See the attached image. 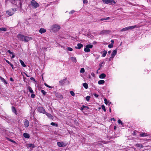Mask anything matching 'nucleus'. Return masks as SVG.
<instances>
[{
    "label": "nucleus",
    "mask_w": 151,
    "mask_h": 151,
    "mask_svg": "<svg viewBox=\"0 0 151 151\" xmlns=\"http://www.w3.org/2000/svg\"><path fill=\"white\" fill-rule=\"evenodd\" d=\"M17 37L20 40L24 41L25 42H28L30 40H32V38L31 37L24 36L23 35L19 34L17 36Z\"/></svg>",
    "instance_id": "nucleus-1"
},
{
    "label": "nucleus",
    "mask_w": 151,
    "mask_h": 151,
    "mask_svg": "<svg viewBox=\"0 0 151 151\" xmlns=\"http://www.w3.org/2000/svg\"><path fill=\"white\" fill-rule=\"evenodd\" d=\"M60 26L58 24L53 25L51 27L52 30L54 32L58 31L60 29Z\"/></svg>",
    "instance_id": "nucleus-2"
},
{
    "label": "nucleus",
    "mask_w": 151,
    "mask_h": 151,
    "mask_svg": "<svg viewBox=\"0 0 151 151\" xmlns=\"http://www.w3.org/2000/svg\"><path fill=\"white\" fill-rule=\"evenodd\" d=\"M30 3L32 6L35 9L39 6V4L35 0H32Z\"/></svg>",
    "instance_id": "nucleus-3"
},
{
    "label": "nucleus",
    "mask_w": 151,
    "mask_h": 151,
    "mask_svg": "<svg viewBox=\"0 0 151 151\" xmlns=\"http://www.w3.org/2000/svg\"><path fill=\"white\" fill-rule=\"evenodd\" d=\"M136 27H137L136 25H134V26H130L128 27H125L123 29H122L121 30V32L127 31L128 30H129L130 29H133L136 28Z\"/></svg>",
    "instance_id": "nucleus-4"
},
{
    "label": "nucleus",
    "mask_w": 151,
    "mask_h": 151,
    "mask_svg": "<svg viewBox=\"0 0 151 151\" xmlns=\"http://www.w3.org/2000/svg\"><path fill=\"white\" fill-rule=\"evenodd\" d=\"M93 47V45H87L84 48V50L86 52H89L90 51V48H91Z\"/></svg>",
    "instance_id": "nucleus-5"
},
{
    "label": "nucleus",
    "mask_w": 151,
    "mask_h": 151,
    "mask_svg": "<svg viewBox=\"0 0 151 151\" xmlns=\"http://www.w3.org/2000/svg\"><path fill=\"white\" fill-rule=\"evenodd\" d=\"M104 3L108 4L111 3L112 4H115L116 3L114 0H102Z\"/></svg>",
    "instance_id": "nucleus-6"
},
{
    "label": "nucleus",
    "mask_w": 151,
    "mask_h": 151,
    "mask_svg": "<svg viewBox=\"0 0 151 151\" xmlns=\"http://www.w3.org/2000/svg\"><path fill=\"white\" fill-rule=\"evenodd\" d=\"M37 110L40 112L43 113L44 114L46 112L45 111V109L42 107H39L37 109Z\"/></svg>",
    "instance_id": "nucleus-7"
},
{
    "label": "nucleus",
    "mask_w": 151,
    "mask_h": 151,
    "mask_svg": "<svg viewBox=\"0 0 151 151\" xmlns=\"http://www.w3.org/2000/svg\"><path fill=\"white\" fill-rule=\"evenodd\" d=\"M67 80V78H65L64 79L61 80L59 81V84L60 86H63L65 83L66 80Z\"/></svg>",
    "instance_id": "nucleus-8"
},
{
    "label": "nucleus",
    "mask_w": 151,
    "mask_h": 151,
    "mask_svg": "<svg viewBox=\"0 0 151 151\" xmlns=\"http://www.w3.org/2000/svg\"><path fill=\"white\" fill-rule=\"evenodd\" d=\"M110 31L109 30H104L101 31L100 32V34H108L110 33Z\"/></svg>",
    "instance_id": "nucleus-9"
},
{
    "label": "nucleus",
    "mask_w": 151,
    "mask_h": 151,
    "mask_svg": "<svg viewBox=\"0 0 151 151\" xmlns=\"http://www.w3.org/2000/svg\"><path fill=\"white\" fill-rule=\"evenodd\" d=\"M24 121H25L24 122V125L25 126V127H27L29 126V122L27 119H25Z\"/></svg>",
    "instance_id": "nucleus-10"
},
{
    "label": "nucleus",
    "mask_w": 151,
    "mask_h": 151,
    "mask_svg": "<svg viewBox=\"0 0 151 151\" xmlns=\"http://www.w3.org/2000/svg\"><path fill=\"white\" fill-rule=\"evenodd\" d=\"M117 53V50L115 49L112 52V54L111 55V57L110 58H113L114 56Z\"/></svg>",
    "instance_id": "nucleus-11"
},
{
    "label": "nucleus",
    "mask_w": 151,
    "mask_h": 151,
    "mask_svg": "<svg viewBox=\"0 0 151 151\" xmlns=\"http://www.w3.org/2000/svg\"><path fill=\"white\" fill-rule=\"evenodd\" d=\"M58 146L60 147H62L64 146H65L66 145H64V143L63 142H58L57 143Z\"/></svg>",
    "instance_id": "nucleus-12"
},
{
    "label": "nucleus",
    "mask_w": 151,
    "mask_h": 151,
    "mask_svg": "<svg viewBox=\"0 0 151 151\" xmlns=\"http://www.w3.org/2000/svg\"><path fill=\"white\" fill-rule=\"evenodd\" d=\"M44 114H45L49 118L52 119H53V116L51 114L47 113L46 112Z\"/></svg>",
    "instance_id": "nucleus-13"
},
{
    "label": "nucleus",
    "mask_w": 151,
    "mask_h": 151,
    "mask_svg": "<svg viewBox=\"0 0 151 151\" xmlns=\"http://www.w3.org/2000/svg\"><path fill=\"white\" fill-rule=\"evenodd\" d=\"M77 47H75V48L79 49L83 47V45L81 43H78L77 45Z\"/></svg>",
    "instance_id": "nucleus-14"
},
{
    "label": "nucleus",
    "mask_w": 151,
    "mask_h": 151,
    "mask_svg": "<svg viewBox=\"0 0 151 151\" xmlns=\"http://www.w3.org/2000/svg\"><path fill=\"white\" fill-rule=\"evenodd\" d=\"M27 89L29 90V91L31 93H34V92L31 87L28 86L27 87Z\"/></svg>",
    "instance_id": "nucleus-15"
},
{
    "label": "nucleus",
    "mask_w": 151,
    "mask_h": 151,
    "mask_svg": "<svg viewBox=\"0 0 151 151\" xmlns=\"http://www.w3.org/2000/svg\"><path fill=\"white\" fill-rule=\"evenodd\" d=\"M39 32L41 34H42L46 32V30L44 28H41L40 29Z\"/></svg>",
    "instance_id": "nucleus-16"
},
{
    "label": "nucleus",
    "mask_w": 151,
    "mask_h": 151,
    "mask_svg": "<svg viewBox=\"0 0 151 151\" xmlns=\"http://www.w3.org/2000/svg\"><path fill=\"white\" fill-rule=\"evenodd\" d=\"M23 136L26 138H29L30 137L29 134L27 133H24L23 134Z\"/></svg>",
    "instance_id": "nucleus-17"
},
{
    "label": "nucleus",
    "mask_w": 151,
    "mask_h": 151,
    "mask_svg": "<svg viewBox=\"0 0 151 151\" xmlns=\"http://www.w3.org/2000/svg\"><path fill=\"white\" fill-rule=\"evenodd\" d=\"M70 59L73 63H76L77 61L76 58L75 57H72L70 58Z\"/></svg>",
    "instance_id": "nucleus-18"
},
{
    "label": "nucleus",
    "mask_w": 151,
    "mask_h": 151,
    "mask_svg": "<svg viewBox=\"0 0 151 151\" xmlns=\"http://www.w3.org/2000/svg\"><path fill=\"white\" fill-rule=\"evenodd\" d=\"M27 146L28 147H31L32 148H34L36 147V146L35 145L31 143L28 144Z\"/></svg>",
    "instance_id": "nucleus-19"
},
{
    "label": "nucleus",
    "mask_w": 151,
    "mask_h": 151,
    "mask_svg": "<svg viewBox=\"0 0 151 151\" xmlns=\"http://www.w3.org/2000/svg\"><path fill=\"white\" fill-rule=\"evenodd\" d=\"M106 76V75L104 73H102L99 76V78H100L103 79Z\"/></svg>",
    "instance_id": "nucleus-20"
},
{
    "label": "nucleus",
    "mask_w": 151,
    "mask_h": 151,
    "mask_svg": "<svg viewBox=\"0 0 151 151\" xmlns=\"http://www.w3.org/2000/svg\"><path fill=\"white\" fill-rule=\"evenodd\" d=\"M139 136L140 137H144L147 136L148 135L146 133L141 132L139 134Z\"/></svg>",
    "instance_id": "nucleus-21"
},
{
    "label": "nucleus",
    "mask_w": 151,
    "mask_h": 151,
    "mask_svg": "<svg viewBox=\"0 0 151 151\" xmlns=\"http://www.w3.org/2000/svg\"><path fill=\"white\" fill-rule=\"evenodd\" d=\"M0 79H1L2 81L4 82L5 84H7V82L5 80V79L1 76H0Z\"/></svg>",
    "instance_id": "nucleus-22"
},
{
    "label": "nucleus",
    "mask_w": 151,
    "mask_h": 151,
    "mask_svg": "<svg viewBox=\"0 0 151 151\" xmlns=\"http://www.w3.org/2000/svg\"><path fill=\"white\" fill-rule=\"evenodd\" d=\"M19 62H20L21 65H22V66L24 67H26V65H25L24 63V62L21 60H19Z\"/></svg>",
    "instance_id": "nucleus-23"
},
{
    "label": "nucleus",
    "mask_w": 151,
    "mask_h": 151,
    "mask_svg": "<svg viewBox=\"0 0 151 151\" xmlns=\"http://www.w3.org/2000/svg\"><path fill=\"white\" fill-rule=\"evenodd\" d=\"M105 83V81L103 80H101L98 81V83L99 84H102Z\"/></svg>",
    "instance_id": "nucleus-24"
},
{
    "label": "nucleus",
    "mask_w": 151,
    "mask_h": 151,
    "mask_svg": "<svg viewBox=\"0 0 151 151\" xmlns=\"http://www.w3.org/2000/svg\"><path fill=\"white\" fill-rule=\"evenodd\" d=\"M103 52H104V53L102 54V57H104L106 56L107 52V51L105 50H104L103 51Z\"/></svg>",
    "instance_id": "nucleus-25"
},
{
    "label": "nucleus",
    "mask_w": 151,
    "mask_h": 151,
    "mask_svg": "<svg viewBox=\"0 0 151 151\" xmlns=\"http://www.w3.org/2000/svg\"><path fill=\"white\" fill-rule=\"evenodd\" d=\"M12 111L15 114H16L17 111H16L15 108L14 106H13L12 107Z\"/></svg>",
    "instance_id": "nucleus-26"
},
{
    "label": "nucleus",
    "mask_w": 151,
    "mask_h": 151,
    "mask_svg": "<svg viewBox=\"0 0 151 151\" xmlns=\"http://www.w3.org/2000/svg\"><path fill=\"white\" fill-rule=\"evenodd\" d=\"M83 86L86 89H87L88 88V85L86 83H83Z\"/></svg>",
    "instance_id": "nucleus-27"
},
{
    "label": "nucleus",
    "mask_w": 151,
    "mask_h": 151,
    "mask_svg": "<svg viewBox=\"0 0 151 151\" xmlns=\"http://www.w3.org/2000/svg\"><path fill=\"white\" fill-rule=\"evenodd\" d=\"M6 14H8L9 16H12L14 14V13L12 12H10L9 11H7L6 12Z\"/></svg>",
    "instance_id": "nucleus-28"
},
{
    "label": "nucleus",
    "mask_w": 151,
    "mask_h": 151,
    "mask_svg": "<svg viewBox=\"0 0 151 151\" xmlns=\"http://www.w3.org/2000/svg\"><path fill=\"white\" fill-rule=\"evenodd\" d=\"M7 30V29L5 28L2 27L0 28V32L2 31H6Z\"/></svg>",
    "instance_id": "nucleus-29"
},
{
    "label": "nucleus",
    "mask_w": 151,
    "mask_h": 151,
    "mask_svg": "<svg viewBox=\"0 0 151 151\" xmlns=\"http://www.w3.org/2000/svg\"><path fill=\"white\" fill-rule=\"evenodd\" d=\"M136 146L138 147L142 148L143 147V146L142 144H137L136 145Z\"/></svg>",
    "instance_id": "nucleus-30"
},
{
    "label": "nucleus",
    "mask_w": 151,
    "mask_h": 151,
    "mask_svg": "<svg viewBox=\"0 0 151 151\" xmlns=\"http://www.w3.org/2000/svg\"><path fill=\"white\" fill-rule=\"evenodd\" d=\"M109 19H110V18L109 17H107L106 18H101L100 19V20L101 21H103V20H107Z\"/></svg>",
    "instance_id": "nucleus-31"
},
{
    "label": "nucleus",
    "mask_w": 151,
    "mask_h": 151,
    "mask_svg": "<svg viewBox=\"0 0 151 151\" xmlns=\"http://www.w3.org/2000/svg\"><path fill=\"white\" fill-rule=\"evenodd\" d=\"M70 93L72 96H75V94L73 91H70Z\"/></svg>",
    "instance_id": "nucleus-32"
},
{
    "label": "nucleus",
    "mask_w": 151,
    "mask_h": 151,
    "mask_svg": "<svg viewBox=\"0 0 151 151\" xmlns=\"http://www.w3.org/2000/svg\"><path fill=\"white\" fill-rule=\"evenodd\" d=\"M102 109L104 110V111L105 112L106 111V109H105V107L104 105L101 106Z\"/></svg>",
    "instance_id": "nucleus-33"
},
{
    "label": "nucleus",
    "mask_w": 151,
    "mask_h": 151,
    "mask_svg": "<svg viewBox=\"0 0 151 151\" xmlns=\"http://www.w3.org/2000/svg\"><path fill=\"white\" fill-rule=\"evenodd\" d=\"M90 98L91 97L90 96H88L86 97V99L87 101H88Z\"/></svg>",
    "instance_id": "nucleus-34"
},
{
    "label": "nucleus",
    "mask_w": 151,
    "mask_h": 151,
    "mask_svg": "<svg viewBox=\"0 0 151 151\" xmlns=\"http://www.w3.org/2000/svg\"><path fill=\"white\" fill-rule=\"evenodd\" d=\"M85 71L84 69L83 68H82L80 70L81 73H84Z\"/></svg>",
    "instance_id": "nucleus-35"
},
{
    "label": "nucleus",
    "mask_w": 151,
    "mask_h": 151,
    "mask_svg": "<svg viewBox=\"0 0 151 151\" xmlns=\"http://www.w3.org/2000/svg\"><path fill=\"white\" fill-rule=\"evenodd\" d=\"M50 124L52 126H55V125L56 127H58V126L57 124H56L53 122H51Z\"/></svg>",
    "instance_id": "nucleus-36"
},
{
    "label": "nucleus",
    "mask_w": 151,
    "mask_h": 151,
    "mask_svg": "<svg viewBox=\"0 0 151 151\" xmlns=\"http://www.w3.org/2000/svg\"><path fill=\"white\" fill-rule=\"evenodd\" d=\"M41 92H42V93L44 95H45L47 93L46 92H45L44 90H42L41 91Z\"/></svg>",
    "instance_id": "nucleus-37"
},
{
    "label": "nucleus",
    "mask_w": 151,
    "mask_h": 151,
    "mask_svg": "<svg viewBox=\"0 0 151 151\" xmlns=\"http://www.w3.org/2000/svg\"><path fill=\"white\" fill-rule=\"evenodd\" d=\"M113 44L111 43L108 45V47L109 48H111L113 47Z\"/></svg>",
    "instance_id": "nucleus-38"
},
{
    "label": "nucleus",
    "mask_w": 151,
    "mask_h": 151,
    "mask_svg": "<svg viewBox=\"0 0 151 151\" xmlns=\"http://www.w3.org/2000/svg\"><path fill=\"white\" fill-rule=\"evenodd\" d=\"M8 140L14 143H15L16 142H15L14 140H12V139H10L9 138H8Z\"/></svg>",
    "instance_id": "nucleus-39"
},
{
    "label": "nucleus",
    "mask_w": 151,
    "mask_h": 151,
    "mask_svg": "<svg viewBox=\"0 0 151 151\" xmlns=\"http://www.w3.org/2000/svg\"><path fill=\"white\" fill-rule=\"evenodd\" d=\"M104 103L106 105H107L108 104V101L106 99V98H105L104 99Z\"/></svg>",
    "instance_id": "nucleus-40"
},
{
    "label": "nucleus",
    "mask_w": 151,
    "mask_h": 151,
    "mask_svg": "<svg viewBox=\"0 0 151 151\" xmlns=\"http://www.w3.org/2000/svg\"><path fill=\"white\" fill-rule=\"evenodd\" d=\"M67 49L68 50L70 51H71L73 50V49L70 47H68L67 48Z\"/></svg>",
    "instance_id": "nucleus-41"
},
{
    "label": "nucleus",
    "mask_w": 151,
    "mask_h": 151,
    "mask_svg": "<svg viewBox=\"0 0 151 151\" xmlns=\"http://www.w3.org/2000/svg\"><path fill=\"white\" fill-rule=\"evenodd\" d=\"M118 123L119 124H121V125H122L123 124L122 122L120 119L118 120Z\"/></svg>",
    "instance_id": "nucleus-42"
},
{
    "label": "nucleus",
    "mask_w": 151,
    "mask_h": 151,
    "mask_svg": "<svg viewBox=\"0 0 151 151\" xmlns=\"http://www.w3.org/2000/svg\"><path fill=\"white\" fill-rule=\"evenodd\" d=\"M32 94L31 95V97L32 98H34L35 97V95L34 93H32Z\"/></svg>",
    "instance_id": "nucleus-43"
},
{
    "label": "nucleus",
    "mask_w": 151,
    "mask_h": 151,
    "mask_svg": "<svg viewBox=\"0 0 151 151\" xmlns=\"http://www.w3.org/2000/svg\"><path fill=\"white\" fill-rule=\"evenodd\" d=\"M7 52H8L9 53L12 54H13L14 53L13 52H11V51L9 50H8L7 51Z\"/></svg>",
    "instance_id": "nucleus-44"
},
{
    "label": "nucleus",
    "mask_w": 151,
    "mask_h": 151,
    "mask_svg": "<svg viewBox=\"0 0 151 151\" xmlns=\"http://www.w3.org/2000/svg\"><path fill=\"white\" fill-rule=\"evenodd\" d=\"M75 12V11L74 10H72L70 12H69V13L70 14H72L74 13Z\"/></svg>",
    "instance_id": "nucleus-45"
},
{
    "label": "nucleus",
    "mask_w": 151,
    "mask_h": 151,
    "mask_svg": "<svg viewBox=\"0 0 151 151\" xmlns=\"http://www.w3.org/2000/svg\"><path fill=\"white\" fill-rule=\"evenodd\" d=\"M94 96L96 97V98H98V97L99 96V95L97 94H96V93H94Z\"/></svg>",
    "instance_id": "nucleus-46"
},
{
    "label": "nucleus",
    "mask_w": 151,
    "mask_h": 151,
    "mask_svg": "<svg viewBox=\"0 0 151 151\" xmlns=\"http://www.w3.org/2000/svg\"><path fill=\"white\" fill-rule=\"evenodd\" d=\"M88 2V1L87 0H83V3L84 4L85 3H87Z\"/></svg>",
    "instance_id": "nucleus-47"
},
{
    "label": "nucleus",
    "mask_w": 151,
    "mask_h": 151,
    "mask_svg": "<svg viewBox=\"0 0 151 151\" xmlns=\"http://www.w3.org/2000/svg\"><path fill=\"white\" fill-rule=\"evenodd\" d=\"M30 79L32 81H35V79L33 77H31Z\"/></svg>",
    "instance_id": "nucleus-48"
},
{
    "label": "nucleus",
    "mask_w": 151,
    "mask_h": 151,
    "mask_svg": "<svg viewBox=\"0 0 151 151\" xmlns=\"http://www.w3.org/2000/svg\"><path fill=\"white\" fill-rule=\"evenodd\" d=\"M6 61L9 64V65L11 64V63L8 60H6Z\"/></svg>",
    "instance_id": "nucleus-49"
},
{
    "label": "nucleus",
    "mask_w": 151,
    "mask_h": 151,
    "mask_svg": "<svg viewBox=\"0 0 151 151\" xmlns=\"http://www.w3.org/2000/svg\"><path fill=\"white\" fill-rule=\"evenodd\" d=\"M9 65L11 66V67H12V68L13 69H14V65H13L11 63V64H10Z\"/></svg>",
    "instance_id": "nucleus-50"
},
{
    "label": "nucleus",
    "mask_w": 151,
    "mask_h": 151,
    "mask_svg": "<svg viewBox=\"0 0 151 151\" xmlns=\"http://www.w3.org/2000/svg\"><path fill=\"white\" fill-rule=\"evenodd\" d=\"M10 80L11 81L13 82L14 81L13 79L12 78H11L10 79Z\"/></svg>",
    "instance_id": "nucleus-51"
},
{
    "label": "nucleus",
    "mask_w": 151,
    "mask_h": 151,
    "mask_svg": "<svg viewBox=\"0 0 151 151\" xmlns=\"http://www.w3.org/2000/svg\"><path fill=\"white\" fill-rule=\"evenodd\" d=\"M44 85H45L46 86V87H49V86L47 84H46V83H44Z\"/></svg>",
    "instance_id": "nucleus-52"
},
{
    "label": "nucleus",
    "mask_w": 151,
    "mask_h": 151,
    "mask_svg": "<svg viewBox=\"0 0 151 151\" xmlns=\"http://www.w3.org/2000/svg\"><path fill=\"white\" fill-rule=\"evenodd\" d=\"M103 62H102L100 63L99 65L100 67H101L102 66V64L103 63Z\"/></svg>",
    "instance_id": "nucleus-53"
},
{
    "label": "nucleus",
    "mask_w": 151,
    "mask_h": 151,
    "mask_svg": "<svg viewBox=\"0 0 151 151\" xmlns=\"http://www.w3.org/2000/svg\"><path fill=\"white\" fill-rule=\"evenodd\" d=\"M14 57H15V55L13 54H12V56L11 58H14Z\"/></svg>",
    "instance_id": "nucleus-54"
},
{
    "label": "nucleus",
    "mask_w": 151,
    "mask_h": 151,
    "mask_svg": "<svg viewBox=\"0 0 151 151\" xmlns=\"http://www.w3.org/2000/svg\"><path fill=\"white\" fill-rule=\"evenodd\" d=\"M85 108L86 109V110H87L88 109H89V108L87 106H86V107H85Z\"/></svg>",
    "instance_id": "nucleus-55"
},
{
    "label": "nucleus",
    "mask_w": 151,
    "mask_h": 151,
    "mask_svg": "<svg viewBox=\"0 0 151 151\" xmlns=\"http://www.w3.org/2000/svg\"><path fill=\"white\" fill-rule=\"evenodd\" d=\"M111 43H112V44H113L114 43V40H111Z\"/></svg>",
    "instance_id": "nucleus-56"
},
{
    "label": "nucleus",
    "mask_w": 151,
    "mask_h": 151,
    "mask_svg": "<svg viewBox=\"0 0 151 151\" xmlns=\"http://www.w3.org/2000/svg\"><path fill=\"white\" fill-rule=\"evenodd\" d=\"M111 121H112V120H113V121H114V120L115 121V119H114V118H111Z\"/></svg>",
    "instance_id": "nucleus-57"
},
{
    "label": "nucleus",
    "mask_w": 151,
    "mask_h": 151,
    "mask_svg": "<svg viewBox=\"0 0 151 151\" xmlns=\"http://www.w3.org/2000/svg\"><path fill=\"white\" fill-rule=\"evenodd\" d=\"M111 52V50H110L108 52V53L109 54H110Z\"/></svg>",
    "instance_id": "nucleus-58"
},
{
    "label": "nucleus",
    "mask_w": 151,
    "mask_h": 151,
    "mask_svg": "<svg viewBox=\"0 0 151 151\" xmlns=\"http://www.w3.org/2000/svg\"><path fill=\"white\" fill-rule=\"evenodd\" d=\"M84 108H83V107H81V109H80L81 110V111H83V109H84Z\"/></svg>",
    "instance_id": "nucleus-59"
},
{
    "label": "nucleus",
    "mask_w": 151,
    "mask_h": 151,
    "mask_svg": "<svg viewBox=\"0 0 151 151\" xmlns=\"http://www.w3.org/2000/svg\"><path fill=\"white\" fill-rule=\"evenodd\" d=\"M12 10L13 11L15 12L16 11V9H13Z\"/></svg>",
    "instance_id": "nucleus-60"
},
{
    "label": "nucleus",
    "mask_w": 151,
    "mask_h": 151,
    "mask_svg": "<svg viewBox=\"0 0 151 151\" xmlns=\"http://www.w3.org/2000/svg\"><path fill=\"white\" fill-rule=\"evenodd\" d=\"M82 107H83V108L84 109L85 107H86V106H85L84 105H83L82 106Z\"/></svg>",
    "instance_id": "nucleus-61"
},
{
    "label": "nucleus",
    "mask_w": 151,
    "mask_h": 151,
    "mask_svg": "<svg viewBox=\"0 0 151 151\" xmlns=\"http://www.w3.org/2000/svg\"><path fill=\"white\" fill-rule=\"evenodd\" d=\"M116 126H114V129H116Z\"/></svg>",
    "instance_id": "nucleus-62"
},
{
    "label": "nucleus",
    "mask_w": 151,
    "mask_h": 151,
    "mask_svg": "<svg viewBox=\"0 0 151 151\" xmlns=\"http://www.w3.org/2000/svg\"><path fill=\"white\" fill-rule=\"evenodd\" d=\"M96 42H93V44H96Z\"/></svg>",
    "instance_id": "nucleus-63"
},
{
    "label": "nucleus",
    "mask_w": 151,
    "mask_h": 151,
    "mask_svg": "<svg viewBox=\"0 0 151 151\" xmlns=\"http://www.w3.org/2000/svg\"><path fill=\"white\" fill-rule=\"evenodd\" d=\"M48 87V88H52V87H51V86H49V87Z\"/></svg>",
    "instance_id": "nucleus-64"
}]
</instances>
